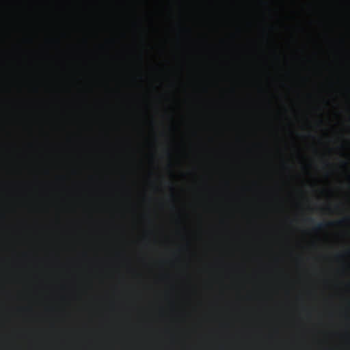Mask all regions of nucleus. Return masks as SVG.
I'll return each instance as SVG.
<instances>
[{
	"instance_id": "f257e3e1",
	"label": "nucleus",
	"mask_w": 350,
	"mask_h": 350,
	"mask_svg": "<svg viewBox=\"0 0 350 350\" xmlns=\"http://www.w3.org/2000/svg\"><path fill=\"white\" fill-rule=\"evenodd\" d=\"M349 219V217H346V218H344L342 219H340V220L336 221V224H341ZM334 224H336V222H334V221L317 223L314 227V230L316 231L321 230L327 226H333Z\"/></svg>"
},
{
	"instance_id": "f03ea898",
	"label": "nucleus",
	"mask_w": 350,
	"mask_h": 350,
	"mask_svg": "<svg viewBox=\"0 0 350 350\" xmlns=\"http://www.w3.org/2000/svg\"><path fill=\"white\" fill-rule=\"evenodd\" d=\"M308 221L310 223H314L315 222V220L314 219L312 218V217H310V218H308Z\"/></svg>"
},
{
	"instance_id": "7ed1b4c3",
	"label": "nucleus",
	"mask_w": 350,
	"mask_h": 350,
	"mask_svg": "<svg viewBox=\"0 0 350 350\" xmlns=\"http://www.w3.org/2000/svg\"><path fill=\"white\" fill-rule=\"evenodd\" d=\"M342 256H343V255H342V254H338V255H337V257H338V258H340V257H342Z\"/></svg>"
}]
</instances>
